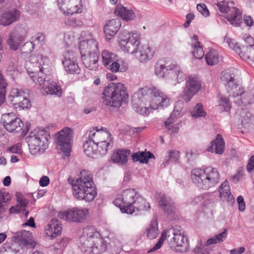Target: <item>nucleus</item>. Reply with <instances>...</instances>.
Returning <instances> with one entry per match:
<instances>
[{
  "mask_svg": "<svg viewBox=\"0 0 254 254\" xmlns=\"http://www.w3.org/2000/svg\"><path fill=\"white\" fill-rule=\"evenodd\" d=\"M98 154L104 155L107 154L108 150L111 149L113 145V140H109L107 141L99 142L96 144Z\"/></svg>",
  "mask_w": 254,
  "mask_h": 254,
  "instance_id": "43",
  "label": "nucleus"
},
{
  "mask_svg": "<svg viewBox=\"0 0 254 254\" xmlns=\"http://www.w3.org/2000/svg\"><path fill=\"white\" fill-rule=\"evenodd\" d=\"M219 106L223 111L228 112L231 108V103L228 98L222 96H219Z\"/></svg>",
  "mask_w": 254,
  "mask_h": 254,
  "instance_id": "52",
  "label": "nucleus"
},
{
  "mask_svg": "<svg viewBox=\"0 0 254 254\" xmlns=\"http://www.w3.org/2000/svg\"><path fill=\"white\" fill-rule=\"evenodd\" d=\"M27 95V94H25L22 96L23 99H20L18 102H14L12 104L15 109L20 110L27 109L31 107V103Z\"/></svg>",
  "mask_w": 254,
  "mask_h": 254,
  "instance_id": "46",
  "label": "nucleus"
},
{
  "mask_svg": "<svg viewBox=\"0 0 254 254\" xmlns=\"http://www.w3.org/2000/svg\"><path fill=\"white\" fill-rule=\"evenodd\" d=\"M101 133L103 135V136L99 138L100 141L99 142L107 141H109V140H113V138L111 136V134L109 131L107 130L106 128L102 127Z\"/></svg>",
  "mask_w": 254,
  "mask_h": 254,
  "instance_id": "58",
  "label": "nucleus"
},
{
  "mask_svg": "<svg viewBox=\"0 0 254 254\" xmlns=\"http://www.w3.org/2000/svg\"><path fill=\"white\" fill-rule=\"evenodd\" d=\"M0 122L4 128L9 132H19L23 126L21 120L13 113L3 114Z\"/></svg>",
  "mask_w": 254,
  "mask_h": 254,
  "instance_id": "15",
  "label": "nucleus"
},
{
  "mask_svg": "<svg viewBox=\"0 0 254 254\" xmlns=\"http://www.w3.org/2000/svg\"><path fill=\"white\" fill-rule=\"evenodd\" d=\"M64 57L62 63L67 73L72 74L79 73L80 69L76 62L74 53L72 51H66L64 54Z\"/></svg>",
  "mask_w": 254,
  "mask_h": 254,
  "instance_id": "18",
  "label": "nucleus"
},
{
  "mask_svg": "<svg viewBox=\"0 0 254 254\" xmlns=\"http://www.w3.org/2000/svg\"><path fill=\"white\" fill-rule=\"evenodd\" d=\"M78 244L79 248L85 254H100L107 248L106 241L93 226H87L83 230Z\"/></svg>",
  "mask_w": 254,
  "mask_h": 254,
  "instance_id": "4",
  "label": "nucleus"
},
{
  "mask_svg": "<svg viewBox=\"0 0 254 254\" xmlns=\"http://www.w3.org/2000/svg\"><path fill=\"white\" fill-rule=\"evenodd\" d=\"M23 41L10 33L7 40V44L11 50L16 51L18 49Z\"/></svg>",
  "mask_w": 254,
  "mask_h": 254,
  "instance_id": "48",
  "label": "nucleus"
},
{
  "mask_svg": "<svg viewBox=\"0 0 254 254\" xmlns=\"http://www.w3.org/2000/svg\"><path fill=\"white\" fill-rule=\"evenodd\" d=\"M180 109L174 110L169 118L165 122L166 128L170 134L177 133L179 130L180 123L177 117L180 115Z\"/></svg>",
  "mask_w": 254,
  "mask_h": 254,
  "instance_id": "20",
  "label": "nucleus"
},
{
  "mask_svg": "<svg viewBox=\"0 0 254 254\" xmlns=\"http://www.w3.org/2000/svg\"><path fill=\"white\" fill-rule=\"evenodd\" d=\"M121 26L120 18L110 20L105 25L104 32L107 40L111 39L118 32Z\"/></svg>",
  "mask_w": 254,
  "mask_h": 254,
  "instance_id": "22",
  "label": "nucleus"
},
{
  "mask_svg": "<svg viewBox=\"0 0 254 254\" xmlns=\"http://www.w3.org/2000/svg\"><path fill=\"white\" fill-rule=\"evenodd\" d=\"M35 57H31L28 62L26 64V67L28 72L31 73H34L36 71V69L32 70V66H35L39 67V64L37 62V60H35Z\"/></svg>",
  "mask_w": 254,
  "mask_h": 254,
  "instance_id": "55",
  "label": "nucleus"
},
{
  "mask_svg": "<svg viewBox=\"0 0 254 254\" xmlns=\"http://www.w3.org/2000/svg\"><path fill=\"white\" fill-rule=\"evenodd\" d=\"M234 102L238 106L241 104L249 105L254 102V90L250 92H244L240 100H234Z\"/></svg>",
  "mask_w": 254,
  "mask_h": 254,
  "instance_id": "34",
  "label": "nucleus"
},
{
  "mask_svg": "<svg viewBox=\"0 0 254 254\" xmlns=\"http://www.w3.org/2000/svg\"><path fill=\"white\" fill-rule=\"evenodd\" d=\"M45 40V36L43 33H37L34 37L32 38V41L33 45L41 44Z\"/></svg>",
  "mask_w": 254,
  "mask_h": 254,
  "instance_id": "62",
  "label": "nucleus"
},
{
  "mask_svg": "<svg viewBox=\"0 0 254 254\" xmlns=\"http://www.w3.org/2000/svg\"><path fill=\"white\" fill-rule=\"evenodd\" d=\"M160 199L158 200V205L163 211L167 216L175 213L176 208L175 203L173 200L169 196L165 194L159 195Z\"/></svg>",
  "mask_w": 254,
  "mask_h": 254,
  "instance_id": "21",
  "label": "nucleus"
},
{
  "mask_svg": "<svg viewBox=\"0 0 254 254\" xmlns=\"http://www.w3.org/2000/svg\"><path fill=\"white\" fill-rule=\"evenodd\" d=\"M50 75H49V76ZM49 94L61 97L63 94V90L60 85L56 81H50L49 78Z\"/></svg>",
  "mask_w": 254,
  "mask_h": 254,
  "instance_id": "45",
  "label": "nucleus"
},
{
  "mask_svg": "<svg viewBox=\"0 0 254 254\" xmlns=\"http://www.w3.org/2000/svg\"><path fill=\"white\" fill-rule=\"evenodd\" d=\"M205 59L208 65H213L218 63L220 57L217 51L210 49L209 52L205 55Z\"/></svg>",
  "mask_w": 254,
  "mask_h": 254,
  "instance_id": "39",
  "label": "nucleus"
},
{
  "mask_svg": "<svg viewBox=\"0 0 254 254\" xmlns=\"http://www.w3.org/2000/svg\"><path fill=\"white\" fill-rule=\"evenodd\" d=\"M26 93L21 89L12 88L8 96V100L12 104L14 102H18L20 99L23 98L22 96Z\"/></svg>",
  "mask_w": 254,
  "mask_h": 254,
  "instance_id": "38",
  "label": "nucleus"
},
{
  "mask_svg": "<svg viewBox=\"0 0 254 254\" xmlns=\"http://www.w3.org/2000/svg\"><path fill=\"white\" fill-rule=\"evenodd\" d=\"M151 158H155L154 155L148 151L147 153L138 152L133 153L132 155V159L133 162H139L141 163H147L148 160Z\"/></svg>",
  "mask_w": 254,
  "mask_h": 254,
  "instance_id": "33",
  "label": "nucleus"
},
{
  "mask_svg": "<svg viewBox=\"0 0 254 254\" xmlns=\"http://www.w3.org/2000/svg\"><path fill=\"white\" fill-rule=\"evenodd\" d=\"M140 39L139 34L137 32L124 31L120 33L118 42L122 51L133 54L138 51L140 45Z\"/></svg>",
  "mask_w": 254,
  "mask_h": 254,
  "instance_id": "9",
  "label": "nucleus"
},
{
  "mask_svg": "<svg viewBox=\"0 0 254 254\" xmlns=\"http://www.w3.org/2000/svg\"><path fill=\"white\" fill-rule=\"evenodd\" d=\"M4 251H1L0 254H21L19 250L20 245L16 242H11L4 245Z\"/></svg>",
  "mask_w": 254,
  "mask_h": 254,
  "instance_id": "35",
  "label": "nucleus"
},
{
  "mask_svg": "<svg viewBox=\"0 0 254 254\" xmlns=\"http://www.w3.org/2000/svg\"><path fill=\"white\" fill-rule=\"evenodd\" d=\"M201 86V81L198 78L191 76H189L182 95V99L187 102L190 101L192 97L198 92Z\"/></svg>",
  "mask_w": 254,
  "mask_h": 254,
  "instance_id": "17",
  "label": "nucleus"
},
{
  "mask_svg": "<svg viewBox=\"0 0 254 254\" xmlns=\"http://www.w3.org/2000/svg\"><path fill=\"white\" fill-rule=\"evenodd\" d=\"M82 11L81 0H70L67 14L72 15L74 13H79Z\"/></svg>",
  "mask_w": 254,
  "mask_h": 254,
  "instance_id": "41",
  "label": "nucleus"
},
{
  "mask_svg": "<svg viewBox=\"0 0 254 254\" xmlns=\"http://www.w3.org/2000/svg\"><path fill=\"white\" fill-rule=\"evenodd\" d=\"M65 23L66 25H68L73 27H80L83 25L82 21H81L80 20H77L74 17H70L67 18L65 20Z\"/></svg>",
  "mask_w": 254,
  "mask_h": 254,
  "instance_id": "56",
  "label": "nucleus"
},
{
  "mask_svg": "<svg viewBox=\"0 0 254 254\" xmlns=\"http://www.w3.org/2000/svg\"><path fill=\"white\" fill-rule=\"evenodd\" d=\"M64 40L66 46L68 47L72 44L74 40V36L71 33L68 32L64 33Z\"/></svg>",
  "mask_w": 254,
  "mask_h": 254,
  "instance_id": "63",
  "label": "nucleus"
},
{
  "mask_svg": "<svg viewBox=\"0 0 254 254\" xmlns=\"http://www.w3.org/2000/svg\"><path fill=\"white\" fill-rule=\"evenodd\" d=\"M227 235V230L225 229L222 232L208 239L205 243V246L221 243L226 238Z\"/></svg>",
  "mask_w": 254,
  "mask_h": 254,
  "instance_id": "47",
  "label": "nucleus"
},
{
  "mask_svg": "<svg viewBox=\"0 0 254 254\" xmlns=\"http://www.w3.org/2000/svg\"><path fill=\"white\" fill-rule=\"evenodd\" d=\"M34 48L33 42H27L23 45L21 51L22 53H29L33 50Z\"/></svg>",
  "mask_w": 254,
  "mask_h": 254,
  "instance_id": "64",
  "label": "nucleus"
},
{
  "mask_svg": "<svg viewBox=\"0 0 254 254\" xmlns=\"http://www.w3.org/2000/svg\"><path fill=\"white\" fill-rule=\"evenodd\" d=\"M83 64L86 68L95 70L98 68L99 51L88 55L81 56Z\"/></svg>",
  "mask_w": 254,
  "mask_h": 254,
  "instance_id": "23",
  "label": "nucleus"
},
{
  "mask_svg": "<svg viewBox=\"0 0 254 254\" xmlns=\"http://www.w3.org/2000/svg\"><path fill=\"white\" fill-rule=\"evenodd\" d=\"M206 247L205 244L204 245L199 244L193 249V252L195 254H208L209 250Z\"/></svg>",
  "mask_w": 254,
  "mask_h": 254,
  "instance_id": "59",
  "label": "nucleus"
},
{
  "mask_svg": "<svg viewBox=\"0 0 254 254\" xmlns=\"http://www.w3.org/2000/svg\"><path fill=\"white\" fill-rule=\"evenodd\" d=\"M81 56L92 54L99 50L97 41L92 38L80 40L78 47Z\"/></svg>",
  "mask_w": 254,
  "mask_h": 254,
  "instance_id": "19",
  "label": "nucleus"
},
{
  "mask_svg": "<svg viewBox=\"0 0 254 254\" xmlns=\"http://www.w3.org/2000/svg\"><path fill=\"white\" fill-rule=\"evenodd\" d=\"M101 132L102 127L100 128H98L97 127H93L92 130L89 131L88 140L95 144H97L100 141L99 138L103 136Z\"/></svg>",
  "mask_w": 254,
  "mask_h": 254,
  "instance_id": "49",
  "label": "nucleus"
},
{
  "mask_svg": "<svg viewBox=\"0 0 254 254\" xmlns=\"http://www.w3.org/2000/svg\"><path fill=\"white\" fill-rule=\"evenodd\" d=\"M235 76L233 70H226L223 72L221 80L226 86L229 96L238 100L241 98L244 89L241 85L237 83Z\"/></svg>",
  "mask_w": 254,
  "mask_h": 254,
  "instance_id": "11",
  "label": "nucleus"
},
{
  "mask_svg": "<svg viewBox=\"0 0 254 254\" xmlns=\"http://www.w3.org/2000/svg\"><path fill=\"white\" fill-rule=\"evenodd\" d=\"M216 6L220 12L227 13V19L231 24L238 26L242 23V13L238 8L230 7L228 2L225 0L218 2Z\"/></svg>",
  "mask_w": 254,
  "mask_h": 254,
  "instance_id": "13",
  "label": "nucleus"
},
{
  "mask_svg": "<svg viewBox=\"0 0 254 254\" xmlns=\"http://www.w3.org/2000/svg\"><path fill=\"white\" fill-rule=\"evenodd\" d=\"M15 196L17 203L16 206H13L10 208L9 211L11 213L24 211L25 207L28 203V201L20 193L16 192Z\"/></svg>",
  "mask_w": 254,
  "mask_h": 254,
  "instance_id": "28",
  "label": "nucleus"
},
{
  "mask_svg": "<svg viewBox=\"0 0 254 254\" xmlns=\"http://www.w3.org/2000/svg\"><path fill=\"white\" fill-rule=\"evenodd\" d=\"M28 145L34 149L45 151L48 148V133L44 128L39 127L35 133L30 134L28 140Z\"/></svg>",
  "mask_w": 254,
  "mask_h": 254,
  "instance_id": "12",
  "label": "nucleus"
},
{
  "mask_svg": "<svg viewBox=\"0 0 254 254\" xmlns=\"http://www.w3.org/2000/svg\"><path fill=\"white\" fill-rule=\"evenodd\" d=\"M62 227L58 219H53L49 223V237L51 239L60 236L62 233Z\"/></svg>",
  "mask_w": 254,
  "mask_h": 254,
  "instance_id": "29",
  "label": "nucleus"
},
{
  "mask_svg": "<svg viewBox=\"0 0 254 254\" xmlns=\"http://www.w3.org/2000/svg\"><path fill=\"white\" fill-rule=\"evenodd\" d=\"M138 49L139 55L138 58L141 62H146L151 59L154 54V50L148 45H142Z\"/></svg>",
  "mask_w": 254,
  "mask_h": 254,
  "instance_id": "31",
  "label": "nucleus"
},
{
  "mask_svg": "<svg viewBox=\"0 0 254 254\" xmlns=\"http://www.w3.org/2000/svg\"><path fill=\"white\" fill-rule=\"evenodd\" d=\"M113 202L120 208L122 213L130 214L135 209L137 211L147 210L150 207L149 203L134 189L124 190Z\"/></svg>",
  "mask_w": 254,
  "mask_h": 254,
  "instance_id": "2",
  "label": "nucleus"
},
{
  "mask_svg": "<svg viewBox=\"0 0 254 254\" xmlns=\"http://www.w3.org/2000/svg\"><path fill=\"white\" fill-rule=\"evenodd\" d=\"M237 115L240 116L239 120L241 121L242 127L249 128L252 123L253 116L247 109L240 108L237 111Z\"/></svg>",
  "mask_w": 254,
  "mask_h": 254,
  "instance_id": "27",
  "label": "nucleus"
},
{
  "mask_svg": "<svg viewBox=\"0 0 254 254\" xmlns=\"http://www.w3.org/2000/svg\"><path fill=\"white\" fill-rule=\"evenodd\" d=\"M114 13L116 15L126 21L131 20L134 17L132 10L127 9L121 4L117 5L115 10Z\"/></svg>",
  "mask_w": 254,
  "mask_h": 254,
  "instance_id": "30",
  "label": "nucleus"
},
{
  "mask_svg": "<svg viewBox=\"0 0 254 254\" xmlns=\"http://www.w3.org/2000/svg\"><path fill=\"white\" fill-rule=\"evenodd\" d=\"M70 0H63L58 1L59 9L64 13L67 14Z\"/></svg>",
  "mask_w": 254,
  "mask_h": 254,
  "instance_id": "57",
  "label": "nucleus"
},
{
  "mask_svg": "<svg viewBox=\"0 0 254 254\" xmlns=\"http://www.w3.org/2000/svg\"><path fill=\"white\" fill-rule=\"evenodd\" d=\"M72 193L78 200L93 201L97 196V190L93 181L91 172L83 170L80 172L79 178L72 183Z\"/></svg>",
  "mask_w": 254,
  "mask_h": 254,
  "instance_id": "5",
  "label": "nucleus"
},
{
  "mask_svg": "<svg viewBox=\"0 0 254 254\" xmlns=\"http://www.w3.org/2000/svg\"><path fill=\"white\" fill-rule=\"evenodd\" d=\"M159 234L157 219L151 222L149 226L146 229V236L150 239L156 238Z\"/></svg>",
  "mask_w": 254,
  "mask_h": 254,
  "instance_id": "42",
  "label": "nucleus"
},
{
  "mask_svg": "<svg viewBox=\"0 0 254 254\" xmlns=\"http://www.w3.org/2000/svg\"><path fill=\"white\" fill-rule=\"evenodd\" d=\"M83 151L86 155L90 157L98 154L96 144L89 140L85 141L83 145Z\"/></svg>",
  "mask_w": 254,
  "mask_h": 254,
  "instance_id": "37",
  "label": "nucleus"
},
{
  "mask_svg": "<svg viewBox=\"0 0 254 254\" xmlns=\"http://www.w3.org/2000/svg\"><path fill=\"white\" fill-rule=\"evenodd\" d=\"M88 214L89 211L87 208L80 209L73 208L66 211L59 212L58 217L67 221L81 222L85 219Z\"/></svg>",
  "mask_w": 254,
  "mask_h": 254,
  "instance_id": "16",
  "label": "nucleus"
},
{
  "mask_svg": "<svg viewBox=\"0 0 254 254\" xmlns=\"http://www.w3.org/2000/svg\"><path fill=\"white\" fill-rule=\"evenodd\" d=\"M155 73L158 77L165 78L174 85L182 82L186 78L185 74L178 65H165L160 62H157L155 65Z\"/></svg>",
  "mask_w": 254,
  "mask_h": 254,
  "instance_id": "8",
  "label": "nucleus"
},
{
  "mask_svg": "<svg viewBox=\"0 0 254 254\" xmlns=\"http://www.w3.org/2000/svg\"><path fill=\"white\" fill-rule=\"evenodd\" d=\"M192 183L198 188L207 190L217 185L220 176L218 170L212 167L193 169L191 172Z\"/></svg>",
  "mask_w": 254,
  "mask_h": 254,
  "instance_id": "6",
  "label": "nucleus"
},
{
  "mask_svg": "<svg viewBox=\"0 0 254 254\" xmlns=\"http://www.w3.org/2000/svg\"><path fill=\"white\" fill-rule=\"evenodd\" d=\"M102 62L105 68L113 72H125L128 64L126 60L119 58L114 53L104 50L102 52Z\"/></svg>",
  "mask_w": 254,
  "mask_h": 254,
  "instance_id": "10",
  "label": "nucleus"
},
{
  "mask_svg": "<svg viewBox=\"0 0 254 254\" xmlns=\"http://www.w3.org/2000/svg\"><path fill=\"white\" fill-rule=\"evenodd\" d=\"M196 9L202 16L206 17L209 15V11L204 3L198 4L196 6Z\"/></svg>",
  "mask_w": 254,
  "mask_h": 254,
  "instance_id": "60",
  "label": "nucleus"
},
{
  "mask_svg": "<svg viewBox=\"0 0 254 254\" xmlns=\"http://www.w3.org/2000/svg\"><path fill=\"white\" fill-rule=\"evenodd\" d=\"M31 237V233L23 230L16 233L14 237V241L13 242L17 243L20 247L21 245H23V246L33 248L35 245Z\"/></svg>",
  "mask_w": 254,
  "mask_h": 254,
  "instance_id": "25",
  "label": "nucleus"
},
{
  "mask_svg": "<svg viewBox=\"0 0 254 254\" xmlns=\"http://www.w3.org/2000/svg\"><path fill=\"white\" fill-rule=\"evenodd\" d=\"M201 200H203L202 203L204 206H207V204L212 202L213 199L211 195L209 193H204L200 196L195 197L192 202V204H197Z\"/></svg>",
  "mask_w": 254,
  "mask_h": 254,
  "instance_id": "50",
  "label": "nucleus"
},
{
  "mask_svg": "<svg viewBox=\"0 0 254 254\" xmlns=\"http://www.w3.org/2000/svg\"><path fill=\"white\" fill-rule=\"evenodd\" d=\"M44 67L40 68V71L38 72V77L36 79V83L41 86V89L43 90L42 93L44 95H48V91L46 90L48 86L47 82L45 80L46 75L44 74Z\"/></svg>",
  "mask_w": 254,
  "mask_h": 254,
  "instance_id": "44",
  "label": "nucleus"
},
{
  "mask_svg": "<svg viewBox=\"0 0 254 254\" xmlns=\"http://www.w3.org/2000/svg\"><path fill=\"white\" fill-rule=\"evenodd\" d=\"M20 12L17 9H11L0 16V25L8 26L19 20Z\"/></svg>",
  "mask_w": 254,
  "mask_h": 254,
  "instance_id": "24",
  "label": "nucleus"
},
{
  "mask_svg": "<svg viewBox=\"0 0 254 254\" xmlns=\"http://www.w3.org/2000/svg\"><path fill=\"white\" fill-rule=\"evenodd\" d=\"M225 142L220 134H217L214 140L211 141L206 150L217 154H222L224 151Z\"/></svg>",
  "mask_w": 254,
  "mask_h": 254,
  "instance_id": "26",
  "label": "nucleus"
},
{
  "mask_svg": "<svg viewBox=\"0 0 254 254\" xmlns=\"http://www.w3.org/2000/svg\"><path fill=\"white\" fill-rule=\"evenodd\" d=\"M163 93L156 87H147L139 89L132 97V104L134 110L142 115H148L151 104L160 102Z\"/></svg>",
  "mask_w": 254,
  "mask_h": 254,
  "instance_id": "3",
  "label": "nucleus"
},
{
  "mask_svg": "<svg viewBox=\"0 0 254 254\" xmlns=\"http://www.w3.org/2000/svg\"><path fill=\"white\" fill-rule=\"evenodd\" d=\"M170 103V99L168 98L164 93L163 97L161 98L160 102L158 103H153L151 104L152 110H157L159 108H164L167 107Z\"/></svg>",
  "mask_w": 254,
  "mask_h": 254,
  "instance_id": "51",
  "label": "nucleus"
},
{
  "mask_svg": "<svg viewBox=\"0 0 254 254\" xmlns=\"http://www.w3.org/2000/svg\"><path fill=\"white\" fill-rule=\"evenodd\" d=\"M56 143L65 156L70 155L71 152V141L72 138V130L69 127H65L56 134Z\"/></svg>",
  "mask_w": 254,
  "mask_h": 254,
  "instance_id": "14",
  "label": "nucleus"
},
{
  "mask_svg": "<svg viewBox=\"0 0 254 254\" xmlns=\"http://www.w3.org/2000/svg\"><path fill=\"white\" fill-rule=\"evenodd\" d=\"M130 153L129 150H119L115 152L112 156V159L114 162L126 164L127 162V157Z\"/></svg>",
  "mask_w": 254,
  "mask_h": 254,
  "instance_id": "32",
  "label": "nucleus"
},
{
  "mask_svg": "<svg viewBox=\"0 0 254 254\" xmlns=\"http://www.w3.org/2000/svg\"><path fill=\"white\" fill-rule=\"evenodd\" d=\"M103 95V104L109 108H119L128 99L126 87L121 83H110L104 88Z\"/></svg>",
  "mask_w": 254,
  "mask_h": 254,
  "instance_id": "7",
  "label": "nucleus"
},
{
  "mask_svg": "<svg viewBox=\"0 0 254 254\" xmlns=\"http://www.w3.org/2000/svg\"><path fill=\"white\" fill-rule=\"evenodd\" d=\"M11 34L23 40H24L25 37L27 34V31L24 26L19 25L14 28Z\"/></svg>",
  "mask_w": 254,
  "mask_h": 254,
  "instance_id": "54",
  "label": "nucleus"
},
{
  "mask_svg": "<svg viewBox=\"0 0 254 254\" xmlns=\"http://www.w3.org/2000/svg\"><path fill=\"white\" fill-rule=\"evenodd\" d=\"M190 114L193 117H205L206 113L204 111L203 106L201 103L197 104L190 111Z\"/></svg>",
  "mask_w": 254,
  "mask_h": 254,
  "instance_id": "53",
  "label": "nucleus"
},
{
  "mask_svg": "<svg viewBox=\"0 0 254 254\" xmlns=\"http://www.w3.org/2000/svg\"><path fill=\"white\" fill-rule=\"evenodd\" d=\"M219 191L221 197L227 198L230 201L232 200L234 201L233 196L230 192L228 182L227 180H225L221 184L219 187Z\"/></svg>",
  "mask_w": 254,
  "mask_h": 254,
  "instance_id": "40",
  "label": "nucleus"
},
{
  "mask_svg": "<svg viewBox=\"0 0 254 254\" xmlns=\"http://www.w3.org/2000/svg\"><path fill=\"white\" fill-rule=\"evenodd\" d=\"M168 157L169 158L168 161H171L172 162L179 161L180 154V151L177 150H170L168 152Z\"/></svg>",
  "mask_w": 254,
  "mask_h": 254,
  "instance_id": "61",
  "label": "nucleus"
},
{
  "mask_svg": "<svg viewBox=\"0 0 254 254\" xmlns=\"http://www.w3.org/2000/svg\"><path fill=\"white\" fill-rule=\"evenodd\" d=\"M166 240L169 248L176 252H186L189 247L188 238L185 235V231L180 226H174L164 230L158 242L148 252H153L159 249L164 241Z\"/></svg>",
  "mask_w": 254,
  "mask_h": 254,
  "instance_id": "1",
  "label": "nucleus"
},
{
  "mask_svg": "<svg viewBox=\"0 0 254 254\" xmlns=\"http://www.w3.org/2000/svg\"><path fill=\"white\" fill-rule=\"evenodd\" d=\"M192 40L195 42L193 45V55L196 59H201L204 56V52L200 42L198 41V37L196 35H194Z\"/></svg>",
  "mask_w": 254,
  "mask_h": 254,
  "instance_id": "36",
  "label": "nucleus"
}]
</instances>
